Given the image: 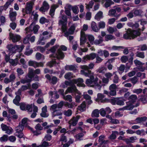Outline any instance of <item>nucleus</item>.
Wrapping results in <instances>:
<instances>
[{"label":"nucleus","instance_id":"423d86ee","mask_svg":"<svg viewBox=\"0 0 147 147\" xmlns=\"http://www.w3.org/2000/svg\"><path fill=\"white\" fill-rule=\"evenodd\" d=\"M24 128V125L19 123V125L15 128L16 131L15 133V135L19 138H22L24 136V134L22 132Z\"/></svg>","mask_w":147,"mask_h":147},{"label":"nucleus","instance_id":"2eb2a0df","mask_svg":"<svg viewBox=\"0 0 147 147\" xmlns=\"http://www.w3.org/2000/svg\"><path fill=\"white\" fill-rule=\"evenodd\" d=\"M54 58H56L57 59H62L64 57V54L61 49H59L57 51L55 55H53Z\"/></svg>","mask_w":147,"mask_h":147},{"label":"nucleus","instance_id":"5fc2aeb1","mask_svg":"<svg viewBox=\"0 0 147 147\" xmlns=\"http://www.w3.org/2000/svg\"><path fill=\"white\" fill-rule=\"evenodd\" d=\"M99 30L100 28H104L105 27V23L103 21H100L98 24Z\"/></svg>","mask_w":147,"mask_h":147},{"label":"nucleus","instance_id":"680f3d73","mask_svg":"<svg viewBox=\"0 0 147 147\" xmlns=\"http://www.w3.org/2000/svg\"><path fill=\"white\" fill-rule=\"evenodd\" d=\"M103 41V38L101 36H100V38L98 40H96L94 41V43L95 45H99Z\"/></svg>","mask_w":147,"mask_h":147},{"label":"nucleus","instance_id":"393cba45","mask_svg":"<svg viewBox=\"0 0 147 147\" xmlns=\"http://www.w3.org/2000/svg\"><path fill=\"white\" fill-rule=\"evenodd\" d=\"M65 69L66 70L73 71H76V66L75 65H67L65 66Z\"/></svg>","mask_w":147,"mask_h":147},{"label":"nucleus","instance_id":"e2e57ef3","mask_svg":"<svg viewBox=\"0 0 147 147\" xmlns=\"http://www.w3.org/2000/svg\"><path fill=\"white\" fill-rule=\"evenodd\" d=\"M71 9L73 13L76 14H77L79 12L78 8L77 6L72 7Z\"/></svg>","mask_w":147,"mask_h":147},{"label":"nucleus","instance_id":"c756f323","mask_svg":"<svg viewBox=\"0 0 147 147\" xmlns=\"http://www.w3.org/2000/svg\"><path fill=\"white\" fill-rule=\"evenodd\" d=\"M21 100V98L19 95H16L15 98L13 100V103L17 106H19L20 102Z\"/></svg>","mask_w":147,"mask_h":147},{"label":"nucleus","instance_id":"4c0bfd02","mask_svg":"<svg viewBox=\"0 0 147 147\" xmlns=\"http://www.w3.org/2000/svg\"><path fill=\"white\" fill-rule=\"evenodd\" d=\"M99 116V111L98 109L94 110L92 113V117H98Z\"/></svg>","mask_w":147,"mask_h":147},{"label":"nucleus","instance_id":"9d476101","mask_svg":"<svg viewBox=\"0 0 147 147\" xmlns=\"http://www.w3.org/2000/svg\"><path fill=\"white\" fill-rule=\"evenodd\" d=\"M30 15V19L32 20V23H35L37 21L38 15L37 12L33 11Z\"/></svg>","mask_w":147,"mask_h":147},{"label":"nucleus","instance_id":"bf43d9fd","mask_svg":"<svg viewBox=\"0 0 147 147\" xmlns=\"http://www.w3.org/2000/svg\"><path fill=\"white\" fill-rule=\"evenodd\" d=\"M57 78L56 76H53L52 77V78H51L50 82L52 84L54 85L55 84L57 83Z\"/></svg>","mask_w":147,"mask_h":147},{"label":"nucleus","instance_id":"f704fd0d","mask_svg":"<svg viewBox=\"0 0 147 147\" xmlns=\"http://www.w3.org/2000/svg\"><path fill=\"white\" fill-rule=\"evenodd\" d=\"M83 97L86 99V102L88 105L90 104L92 102V101L90 100L91 97L88 95L85 94L83 95Z\"/></svg>","mask_w":147,"mask_h":147},{"label":"nucleus","instance_id":"79ce46f5","mask_svg":"<svg viewBox=\"0 0 147 147\" xmlns=\"http://www.w3.org/2000/svg\"><path fill=\"white\" fill-rule=\"evenodd\" d=\"M59 64V62L57 63L55 61H52L48 62L47 65L50 67H51L53 65H55L56 64Z\"/></svg>","mask_w":147,"mask_h":147},{"label":"nucleus","instance_id":"4468645a","mask_svg":"<svg viewBox=\"0 0 147 147\" xmlns=\"http://www.w3.org/2000/svg\"><path fill=\"white\" fill-rule=\"evenodd\" d=\"M49 8V5L48 3L44 1L42 4V6L39 9V11L42 12H45L47 11Z\"/></svg>","mask_w":147,"mask_h":147},{"label":"nucleus","instance_id":"49530a36","mask_svg":"<svg viewBox=\"0 0 147 147\" xmlns=\"http://www.w3.org/2000/svg\"><path fill=\"white\" fill-rule=\"evenodd\" d=\"M125 69V65L123 64H121L119 67H117L118 71L120 74L124 72Z\"/></svg>","mask_w":147,"mask_h":147},{"label":"nucleus","instance_id":"5701e85b","mask_svg":"<svg viewBox=\"0 0 147 147\" xmlns=\"http://www.w3.org/2000/svg\"><path fill=\"white\" fill-rule=\"evenodd\" d=\"M71 7V5H68L67 6V7H65V14L69 17V18H71V14L70 12V9Z\"/></svg>","mask_w":147,"mask_h":147},{"label":"nucleus","instance_id":"6e6d98bb","mask_svg":"<svg viewBox=\"0 0 147 147\" xmlns=\"http://www.w3.org/2000/svg\"><path fill=\"white\" fill-rule=\"evenodd\" d=\"M105 40L106 41H108L109 40L114 39H115L114 36L110 34L106 35L105 36Z\"/></svg>","mask_w":147,"mask_h":147},{"label":"nucleus","instance_id":"a211bd4d","mask_svg":"<svg viewBox=\"0 0 147 147\" xmlns=\"http://www.w3.org/2000/svg\"><path fill=\"white\" fill-rule=\"evenodd\" d=\"M75 27L74 25L71 26L70 28L69 29L68 31H66L65 32H63L64 33V35L65 36L67 37L69 34H73L74 31V30H75Z\"/></svg>","mask_w":147,"mask_h":147},{"label":"nucleus","instance_id":"a19ab883","mask_svg":"<svg viewBox=\"0 0 147 147\" xmlns=\"http://www.w3.org/2000/svg\"><path fill=\"white\" fill-rule=\"evenodd\" d=\"M117 99L113 98L111 99H105L106 102H110L113 105H115L116 103Z\"/></svg>","mask_w":147,"mask_h":147},{"label":"nucleus","instance_id":"473e14b6","mask_svg":"<svg viewBox=\"0 0 147 147\" xmlns=\"http://www.w3.org/2000/svg\"><path fill=\"white\" fill-rule=\"evenodd\" d=\"M106 2L104 4V6L106 8L110 7L112 5L114 4V2L112 0H105Z\"/></svg>","mask_w":147,"mask_h":147},{"label":"nucleus","instance_id":"864d4df0","mask_svg":"<svg viewBox=\"0 0 147 147\" xmlns=\"http://www.w3.org/2000/svg\"><path fill=\"white\" fill-rule=\"evenodd\" d=\"M128 25L129 26L131 27L133 29H136L138 28L139 24L137 23L134 24L131 22L129 23Z\"/></svg>","mask_w":147,"mask_h":147},{"label":"nucleus","instance_id":"0e129e2a","mask_svg":"<svg viewBox=\"0 0 147 147\" xmlns=\"http://www.w3.org/2000/svg\"><path fill=\"white\" fill-rule=\"evenodd\" d=\"M8 140V136L6 135H4L0 138V141L1 142L7 141Z\"/></svg>","mask_w":147,"mask_h":147},{"label":"nucleus","instance_id":"b1692460","mask_svg":"<svg viewBox=\"0 0 147 147\" xmlns=\"http://www.w3.org/2000/svg\"><path fill=\"white\" fill-rule=\"evenodd\" d=\"M126 104L127 105L123 108L122 109L123 110H131L135 107L134 105H132L131 104V103H130L129 102H127Z\"/></svg>","mask_w":147,"mask_h":147},{"label":"nucleus","instance_id":"6e6552de","mask_svg":"<svg viewBox=\"0 0 147 147\" xmlns=\"http://www.w3.org/2000/svg\"><path fill=\"white\" fill-rule=\"evenodd\" d=\"M93 80H94V76H90V79H87L86 80V84L88 86L97 88Z\"/></svg>","mask_w":147,"mask_h":147},{"label":"nucleus","instance_id":"09e8293b","mask_svg":"<svg viewBox=\"0 0 147 147\" xmlns=\"http://www.w3.org/2000/svg\"><path fill=\"white\" fill-rule=\"evenodd\" d=\"M35 56L36 59L37 60H39L41 59H45L44 56L39 53H37Z\"/></svg>","mask_w":147,"mask_h":147},{"label":"nucleus","instance_id":"0eeeda50","mask_svg":"<svg viewBox=\"0 0 147 147\" xmlns=\"http://www.w3.org/2000/svg\"><path fill=\"white\" fill-rule=\"evenodd\" d=\"M1 127L2 130L5 131V133L7 134L10 135L13 132V129L12 128L5 124L2 123L1 125Z\"/></svg>","mask_w":147,"mask_h":147},{"label":"nucleus","instance_id":"f8f14e48","mask_svg":"<svg viewBox=\"0 0 147 147\" xmlns=\"http://www.w3.org/2000/svg\"><path fill=\"white\" fill-rule=\"evenodd\" d=\"M9 36L13 42L15 43L20 40L21 37L19 35L16 34H13L12 33H10Z\"/></svg>","mask_w":147,"mask_h":147},{"label":"nucleus","instance_id":"cd10ccee","mask_svg":"<svg viewBox=\"0 0 147 147\" xmlns=\"http://www.w3.org/2000/svg\"><path fill=\"white\" fill-rule=\"evenodd\" d=\"M105 136L104 135H101L99 137L98 141L99 144L104 143L105 144H107L109 142L108 140H105L104 139Z\"/></svg>","mask_w":147,"mask_h":147},{"label":"nucleus","instance_id":"603ef678","mask_svg":"<svg viewBox=\"0 0 147 147\" xmlns=\"http://www.w3.org/2000/svg\"><path fill=\"white\" fill-rule=\"evenodd\" d=\"M72 113V111L71 109H69L67 111H64L63 112V114L66 116L69 117L71 115Z\"/></svg>","mask_w":147,"mask_h":147},{"label":"nucleus","instance_id":"8fccbe9b","mask_svg":"<svg viewBox=\"0 0 147 147\" xmlns=\"http://www.w3.org/2000/svg\"><path fill=\"white\" fill-rule=\"evenodd\" d=\"M98 78H96L95 79L94 78V80H93L95 84L96 85V87H97V88L99 90H100L102 86V85H101L98 83Z\"/></svg>","mask_w":147,"mask_h":147},{"label":"nucleus","instance_id":"6ab92c4d","mask_svg":"<svg viewBox=\"0 0 147 147\" xmlns=\"http://www.w3.org/2000/svg\"><path fill=\"white\" fill-rule=\"evenodd\" d=\"M17 13L16 11H13V9L9 11V17L10 20L12 21H14L16 20V16Z\"/></svg>","mask_w":147,"mask_h":147},{"label":"nucleus","instance_id":"e433bc0d","mask_svg":"<svg viewBox=\"0 0 147 147\" xmlns=\"http://www.w3.org/2000/svg\"><path fill=\"white\" fill-rule=\"evenodd\" d=\"M32 34L31 33H29L26 35V37L24 39L23 42L24 44H27L29 42L30 38Z\"/></svg>","mask_w":147,"mask_h":147},{"label":"nucleus","instance_id":"4be33fe9","mask_svg":"<svg viewBox=\"0 0 147 147\" xmlns=\"http://www.w3.org/2000/svg\"><path fill=\"white\" fill-rule=\"evenodd\" d=\"M91 27L93 31L95 32H98L99 31V28L96 23L94 21L91 23Z\"/></svg>","mask_w":147,"mask_h":147},{"label":"nucleus","instance_id":"412c9836","mask_svg":"<svg viewBox=\"0 0 147 147\" xmlns=\"http://www.w3.org/2000/svg\"><path fill=\"white\" fill-rule=\"evenodd\" d=\"M147 119V117L146 116L142 117L137 118L135 120V123L138 124L144 122Z\"/></svg>","mask_w":147,"mask_h":147},{"label":"nucleus","instance_id":"dca6fc26","mask_svg":"<svg viewBox=\"0 0 147 147\" xmlns=\"http://www.w3.org/2000/svg\"><path fill=\"white\" fill-rule=\"evenodd\" d=\"M80 116L78 115L76 117H73L68 122L69 124H72L73 126H75L77 124Z\"/></svg>","mask_w":147,"mask_h":147},{"label":"nucleus","instance_id":"f03ea898","mask_svg":"<svg viewBox=\"0 0 147 147\" xmlns=\"http://www.w3.org/2000/svg\"><path fill=\"white\" fill-rule=\"evenodd\" d=\"M34 2L33 1L28 2L26 3L25 8L23 9L22 12L24 16L26 14H30L32 12Z\"/></svg>","mask_w":147,"mask_h":147},{"label":"nucleus","instance_id":"72a5a7b5","mask_svg":"<svg viewBox=\"0 0 147 147\" xmlns=\"http://www.w3.org/2000/svg\"><path fill=\"white\" fill-rule=\"evenodd\" d=\"M116 10L115 9H110L108 12V15L110 16L114 17L118 16L116 14Z\"/></svg>","mask_w":147,"mask_h":147},{"label":"nucleus","instance_id":"f257e3e1","mask_svg":"<svg viewBox=\"0 0 147 147\" xmlns=\"http://www.w3.org/2000/svg\"><path fill=\"white\" fill-rule=\"evenodd\" d=\"M139 30H128L123 35V38L125 39H134L141 35L140 32L141 29H138Z\"/></svg>","mask_w":147,"mask_h":147},{"label":"nucleus","instance_id":"58836bf2","mask_svg":"<svg viewBox=\"0 0 147 147\" xmlns=\"http://www.w3.org/2000/svg\"><path fill=\"white\" fill-rule=\"evenodd\" d=\"M29 71L27 74L31 78H32L35 75V73L33 69L30 68L28 69Z\"/></svg>","mask_w":147,"mask_h":147},{"label":"nucleus","instance_id":"9b49d317","mask_svg":"<svg viewBox=\"0 0 147 147\" xmlns=\"http://www.w3.org/2000/svg\"><path fill=\"white\" fill-rule=\"evenodd\" d=\"M74 84H72L71 86L68 87L67 88V91H68L69 93L74 92L77 94H80V92L77 89Z\"/></svg>","mask_w":147,"mask_h":147},{"label":"nucleus","instance_id":"7c9ffc66","mask_svg":"<svg viewBox=\"0 0 147 147\" xmlns=\"http://www.w3.org/2000/svg\"><path fill=\"white\" fill-rule=\"evenodd\" d=\"M103 17L102 12L100 11L96 15L94 18L95 19L98 21Z\"/></svg>","mask_w":147,"mask_h":147},{"label":"nucleus","instance_id":"c9c22d12","mask_svg":"<svg viewBox=\"0 0 147 147\" xmlns=\"http://www.w3.org/2000/svg\"><path fill=\"white\" fill-rule=\"evenodd\" d=\"M38 62L34 61H30L28 62V65L30 66H32L34 68L38 67Z\"/></svg>","mask_w":147,"mask_h":147},{"label":"nucleus","instance_id":"39448f33","mask_svg":"<svg viewBox=\"0 0 147 147\" xmlns=\"http://www.w3.org/2000/svg\"><path fill=\"white\" fill-rule=\"evenodd\" d=\"M35 23H32L29 27L25 28V30L26 34L31 33L33 31L34 34L37 33L40 27L37 25H35Z\"/></svg>","mask_w":147,"mask_h":147},{"label":"nucleus","instance_id":"bb28decb","mask_svg":"<svg viewBox=\"0 0 147 147\" xmlns=\"http://www.w3.org/2000/svg\"><path fill=\"white\" fill-rule=\"evenodd\" d=\"M72 82L74 84H77V85L79 86L82 84L84 82V81L83 79L79 78L78 79L73 80H72Z\"/></svg>","mask_w":147,"mask_h":147},{"label":"nucleus","instance_id":"7ed1b4c3","mask_svg":"<svg viewBox=\"0 0 147 147\" xmlns=\"http://www.w3.org/2000/svg\"><path fill=\"white\" fill-rule=\"evenodd\" d=\"M7 48L10 53H14L17 50H18L20 51L22 50L24 48V46L22 45H13L12 44H10L7 46Z\"/></svg>","mask_w":147,"mask_h":147},{"label":"nucleus","instance_id":"052dcab7","mask_svg":"<svg viewBox=\"0 0 147 147\" xmlns=\"http://www.w3.org/2000/svg\"><path fill=\"white\" fill-rule=\"evenodd\" d=\"M52 136L51 135L48 134L45 135L43 140L46 141H50L52 139Z\"/></svg>","mask_w":147,"mask_h":147},{"label":"nucleus","instance_id":"ea45409f","mask_svg":"<svg viewBox=\"0 0 147 147\" xmlns=\"http://www.w3.org/2000/svg\"><path fill=\"white\" fill-rule=\"evenodd\" d=\"M73 74L71 72H68L66 73L64 76L65 78L68 80H70L73 78Z\"/></svg>","mask_w":147,"mask_h":147},{"label":"nucleus","instance_id":"4d7b16f0","mask_svg":"<svg viewBox=\"0 0 147 147\" xmlns=\"http://www.w3.org/2000/svg\"><path fill=\"white\" fill-rule=\"evenodd\" d=\"M84 136V134L83 133H80L76 134L75 135V137L76 139L77 140H80L82 139H81Z\"/></svg>","mask_w":147,"mask_h":147},{"label":"nucleus","instance_id":"2f4dec72","mask_svg":"<svg viewBox=\"0 0 147 147\" xmlns=\"http://www.w3.org/2000/svg\"><path fill=\"white\" fill-rule=\"evenodd\" d=\"M86 102L83 101L81 104L78 107V109L81 111H83L86 109Z\"/></svg>","mask_w":147,"mask_h":147},{"label":"nucleus","instance_id":"1a4fd4ad","mask_svg":"<svg viewBox=\"0 0 147 147\" xmlns=\"http://www.w3.org/2000/svg\"><path fill=\"white\" fill-rule=\"evenodd\" d=\"M97 56L95 53H91L89 55H87L83 57L82 62L85 63L88 60H93L96 58Z\"/></svg>","mask_w":147,"mask_h":147},{"label":"nucleus","instance_id":"37998d69","mask_svg":"<svg viewBox=\"0 0 147 147\" xmlns=\"http://www.w3.org/2000/svg\"><path fill=\"white\" fill-rule=\"evenodd\" d=\"M56 7L55 5H53L51 7L49 11V14L53 17L54 14V12Z\"/></svg>","mask_w":147,"mask_h":147},{"label":"nucleus","instance_id":"a18cd8bd","mask_svg":"<svg viewBox=\"0 0 147 147\" xmlns=\"http://www.w3.org/2000/svg\"><path fill=\"white\" fill-rule=\"evenodd\" d=\"M81 73L82 74L86 76H88L91 72V71L88 70H81Z\"/></svg>","mask_w":147,"mask_h":147},{"label":"nucleus","instance_id":"f3484780","mask_svg":"<svg viewBox=\"0 0 147 147\" xmlns=\"http://www.w3.org/2000/svg\"><path fill=\"white\" fill-rule=\"evenodd\" d=\"M105 97V96L103 94L101 93H98L97 94V98L95 100L96 101L100 102L103 103L106 102L105 99L107 98H105L104 99Z\"/></svg>","mask_w":147,"mask_h":147},{"label":"nucleus","instance_id":"69168bd1","mask_svg":"<svg viewBox=\"0 0 147 147\" xmlns=\"http://www.w3.org/2000/svg\"><path fill=\"white\" fill-rule=\"evenodd\" d=\"M9 63L13 66H15L18 63V61L17 60L11 59L9 61Z\"/></svg>","mask_w":147,"mask_h":147},{"label":"nucleus","instance_id":"ddd939ff","mask_svg":"<svg viewBox=\"0 0 147 147\" xmlns=\"http://www.w3.org/2000/svg\"><path fill=\"white\" fill-rule=\"evenodd\" d=\"M86 35L85 34V32L82 30H81L80 33V44L81 45H83L86 42Z\"/></svg>","mask_w":147,"mask_h":147},{"label":"nucleus","instance_id":"20e7f679","mask_svg":"<svg viewBox=\"0 0 147 147\" xmlns=\"http://www.w3.org/2000/svg\"><path fill=\"white\" fill-rule=\"evenodd\" d=\"M62 20H59L58 24L59 25H61V29L62 32H65L67 30V18L65 15H62Z\"/></svg>","mask_w":147,"mask_h":147},{"label":"nucleus","instance_id":"338daca9","mask_svg":"<svg viewBox=\"0 0 147 147\" xmlns=\"http://www.w3.org/2000/svg\"><path fill=\"white\" fill-rule=\"evenodd\" d=\"M49 146V143L45 140L42 143V144L38 146L39 147H47Z\"/></svg>","mask_w":147,"mask_h":147},{"label":"nucleus","instance_id":"c85d7f7f","mask_svg":"<svg viewBox=\"0 0 147 147\" xmlns=\"http://www.w3.org/2000/svg\"><path fill=\"white\" fill-rule=\"evenodd\" d=\"M137 99V97L135 95H132L129 96L128 98L129 101L128 102L133 103L135 102Z\"/></svg>","mask_w":147,"mask_h":147},{"label":"nucleus","instance_id":"a878e982","mask_svg":"<svg viewBox=\"0 0 147 147\" xmlns=\"http://www.w3.org/2000/svg\"><path fill=\"white\" fill-rule=\"evenodd\" d=\"M94 66V64L93 63H91L88 65V66L86 65L81 66V68L82 69L84 70H88L89 69H92Z\"/></svg>","mask_w":147,"mask_h":147},{"label":"nucleus","instance_id":"c03bdc74","mask_svg":"<svg viewBox=\"0 0 147 147\" xmlns=\"http://www.w3.org/2000/svg\"><path fill=\"white\" fill-rule=\"evenodd\" d=\"M107 70V68L105 67H100L96 70V72L104 74Z\"/></svg>","mask_w":147,"mask_h":147},{"label":"nucleus","instance_id":"3c124183","mask_svg":"<svg viewBox=\"0 0 147 147\" xmlns=\"http://www.w3.org/2000/svg\"><path fill=\"white\" fill-rule=\"evenodd\" d=\"M107 30L110 34H113L114 32L117 31V29L115 28H113L109 26L107 29Z\"/></svg>","mask_w":147,"mask_h":147},{"label":"nucleus","instance_id":"de8ad7c7","mask_svg":"<svg viewBox=\"0 0 147 147\" xmlns=\"http://www.w3.org/2000/svg\"><path fill=\"white\" fill-rule=\"evenodd\" d=\"M63 98L65 100L68 101L69 102H71L72 101V97L70 95H68L66 96L65 95L63 97Z\"/></svg>","mask_w":147,"mask_h":147},{"label":"nucleus","instance_id":"13d9d810","mask_svg":"<svg viewBox=\"0 0 147 147\" xmlns=\"http://www.w3.org/2000/svg\"><path fill=\"white\" fill-rule=\"evenodd\" d=\"M136 56L142 58L144 57V53L143 52L137 51L136 53Z\"/></svg>","mask_w":147,"mask_h":147},{"label":"nucleus","instance_id":"aec40b11","mask_svg":"<svg viewBox=\"0 0 147 147\" xmlns=\"http://www.w3.org/2000/svg\"><path fill=\"white\" fill-rule=\"evenodd\" d=\"M62 112L60 110H54L53 112L52 117H54L56 116H59V118L61 119L62 118L61 115L62 114Z\"/></svg>","mask_w":147,"mask_h":147},{"label":"nucleus","instance_id":"774afa93","mask_svg":"<svg viewBox=\"0 0 147 147\" xmlns=\"http://www.w3.org/2000/svg\"><path fill=\"white\" fill-rule=\"evenodd\" d=\"M49 21L44 17H41L40 19V22L42 24H43L45 23L49 22Z\"/></svg>","mask_w":147,"mask_h":147}]
</instances>
